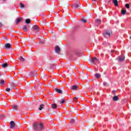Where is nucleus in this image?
Returning <instances> with one entry per match:
<instances>
[{
	"instance_id": "nucleus-44",
	"label": "nucleus",
	"mask_w": 131,
	"mask_h": 131,
	"mask_svg": "<svg viewBox=\"0 0 131 131\" xmlns=\"http://www.w3.org/2000/svg\"><path fill=\"white\" fill-rule=\"evenodd\" d=\"M2 1H3V2H5V1H6V0H2Z\"/></svg>"
},
{
	"instance_id": "nucleus-12",
	"label": "nucleus",
	"mask_w": 131,
	"mask_h": 131,
	"mask_svg": "<svg viewBox=\"0 0 131 131\" xmlns=\"http://www.w3.org/2000/svg\"><path fill=\"white\" fill-rule=\"evenodd\" d=\"M78 89V86L77 85H73L72 86L71 90H73V91L76 90Z\"/></svg>"
},
{
	"instance_id": "nucleus-46",
	"label": "nucleus",
	"mask_w": 131,
	"mask_h": 131,
	"mask_svg": "<svg viewBox=\"0 0 131 131\" xmlns=\"http://www.w3.org/2000/svg\"><path fill=\"white\" fill-rule=\"evenodd\" d=\"M1 75H2V74L0 73V76H1Z\"/></svg>"
},
{
	"instance_id": "nucleus-32",
	"label": "nucleus",
	"mask_w": 131,
	"mask_h": 131,
	"mask_svg": "<svg viewBox=\"0 0 131 131\" xmlns=\"http://www.w3.org/2000/svg\"><path fill=\"white\" fill-rule=\"evenodd\" d=\"M65 102V100L64 99H62V100L60 102V104H64Z\"/></svg>"
},
{
	"instance_id": "nucleus-2",
	"label": "nucleus",
	"mask_w": 131,
	"mask_h": 131,
	"mask_svg": "<svg viewBox=\"0 0 131 131\" xmlns=\"http://www.w3.org/2000/svg\"><path fill=\"white\" fill-rule=\"evenodd\" d=\"M112 34V31L109 30V31H105L103 33V35L104 37H105V38H109L110 37V35Z\"/></svg>"
},
{
	"instance_id": "nucleus-29",
	"label": "nucleus",
	"mask_w": 131,
	"mask_h": 131,
	"mask_svg": "<svg viewBox=\"0 0 131 131\" xmlns=\"http://www.w3.org/2000/svg\"><path fill=\"white\" fill-rule=\"evenodd\" d=\"M125 7H126V8H127V9H129V4H126L125 5Z\"/></svg>"
},
{
	"instance_id": "nucleus-7",
	"label": "nucleus",
	"mask_w": 131,
	"mask_h": 131,
	"mask_svg": "<svg viewBox=\"0 0 131 131\" xmlns=\"http://www.w3.org/2000/svg\"><path fill=\"white\" fill-rule=\"evenodd\" d=\"M16 126V124L15 123V122L12 121L10 122V128H14Z\"/></svg>"
},
{
	"instance_id": "nucleus-37",
	"label": "nucleus",
	"mask_w": 131,
	"mask_h": 131,
	"mask_svg": "<svg viewBox=\"0 0 131 131\" xmlns=\"http://www.w3.org/2000/svg\"><path fill=\"white\" fill-rule=\"evenodd\" d=\"M107 85V83L106 82H104L103 83V85Z\"/></svg>"
},
{
	"instance_id": "nucleus-20",
	"label": "nucleus",
	"mask_w": 131,
	"mask_h": 131,
	"mask_svg": "<svg viewBox=\"0 0 131 131\" xmlns=\"http://www.w3.org/2000/svg\"><path fill=\"white\" fill-rule=\"evenodd\" d=\"M113 100L115 101H118V96H114L113 97Z\"/></svg>"
},
{
	"instance_id": "nucleus-9",
	"label": "nucleus",
	"mask_w": 131,
	"mask_h": 131,
	"mask_svg": "<svg viewBox=\"0 0 131 131\" xmlns=\"http://www.w3.org/2000/svg\"><path fill=\"white\" fill-rule=\"evenodd\" d=\"M5 49H10L11 48V45L9 43H7L5 45Z\"/></svg>"
},
{
	"instance_id": "nucleus-34",
	"label": "nucleus",
	"mask_w": 131,
	"mask_h": 131,
	"mask_svg": "<svg viewBox=\"0 0 131 131\" xmlns=\"http://www.w3.org/2000/svg\"><path fill=\"white\" fill-rule=\"evenodd\" d=\"M4 117H5V115H2L1 116V119H3V118H4Z\"/></svg>"
},
{
	"instance_id": "nucleus-10",
	"label": "nucleus",
	"mask_w": 131,
	"mask_h": 131,
	"mask_svg": "<svg viewBox=\"0 0 131 131\" xmlns=\"http://www.w3.org/2000/svg\"><path fill=\"white\" fill-rule=\"evenodd\" d=\"M21 21H22V18H17L16 20H15V22L17 24H18L19 23H20V22H21Z\"/></svg>"
},
{
	"instance_id": "nucleus-39",
	"label": "nucleus",
	"mask_w": 131,
	"mask_h": 131,
	"mask_svg": "<svg viewBox=\"0 0 131 131\" xmlns=\"http://www.w3.org/2000/svg\"><path fill=\"white\" fill-rule=\"evenodd\" d=\"M11 86H15V84L14 83L11 84Z\"/></svg>"
},
{
	"instance_id": "nucleus-47",
	"label": "nucleus",
	"mask_w": 131,
	"mask_h": 131,
	"mask_svg": "<svg viewBox=\"0 0 131 131\" xmlns=\"http://www.w3.org/2000/svg\"><path fill=\"white\" fill-rule=\"evenodd\" d=\"M130 39H131V36H130Z\"/></svg>"
},
{
	"instance_id": "nucleus-30",
	"label": "nucleus",
	"mask_w": 131,
	"mask_h": 131,
	"mask_svg": "<svg viewBox=\"0 0 131 131\" xmlns=\"http://www.w3.org/2000/svg\"><path fill=\"white\" fill-rule=\"evenodd\" d=\"M81 21H82V22H83V23H86V20L83 18L81 19Z\"/></svg>"
},
{
	"instance_id": "nucleus-25",
	"label": "nucleus",
	"mask_w": 131,
	"mask_h": 131,
	"mask_svg": "<svg viewBox=\"0 0 131 131\" xmlns=\"http://www.w3.org/2000/svg\"><path fill=\"white\" fill-rule=\"evenodd\" d=\"M96 78L99 79V73H96L95 75Z\"/></svg>"
},
{
	"instance_id": "nucleus-11",
	"label": "nucleus",
	"mask_w": 131,
	"mask_h": 131,
	"mask_svg": "<svg viewBox=\"0 0 131 131\" xmlns=\"http://www.w3.org/2000/svg\"><path fill=\"white\" fill-rule=\"evenodd\" d=\"M113 3L116 7L118 6V1L117 0H113Z\"/></svg>"
},
{
	"instance_id": "nucleus-33",
	"label": "nucleus",
	"mask_w": 131,
	"mask_h": 131,
	"mask_svg": "<svg viewBox=\"0 0 131 131\" xmlns=\"http://www.w3.org/2000/svg\"><path fill=\"white\" fill-rule=\"evenodd\" d=\"M10 91H11V89H10V88H7L6 89V91L7 92H10Z\"/></svg>"
},
{
	"instance_id": "nucleus-18",
	"label": "nucleus",
	"mask_w": 131,
	"mask_h": 131,
	"mask_svg": "<svg viewBox=\"0 0 131 131\" xmlns=\"http://www.w3.org/2000/svg\"><path fill=\"white\" fill-rule=\"evenodd\" d=\"M5 84V80H0V85H4Z\"/></svg>"
},
{
	"instance_id": "nucleus-17",
	"label": "nucleus",
	"mask_w": 131,
	"mask_h": 131,
	"mask_svg": "<svg viewBox=\"0 0 131 131\" xmlns=\"http://www.w3.org/2000/svg\"><path fill=\"white\" fill-rule=\"evenodd\" d=\"M51 107H52V108H53V109H56L57 106L56 105V104H52L51 105Z\"/></svg>"
},
{
	"instance_id": "nucleus-40",
	"label": "nucleus",
	"mask_w": 131,
	"mask_h": 131,
	"mask_svg": "<svg viewBox=\"0 0 131 131\" xmlns=\"http://www.w3.org/2000/svg\"><path fill=\"white\" fill-rule=\"evenodd\" d=\"M116 92V91H113V94H115Z\"/></svg>"
},
{
	"instance_id": "nucleus-13",
	"label": "nucleus",
	"mask_w": 131,
	"mask_h": 131,
	"mask_svg": "<svg viewBox=\"0 0 131 131\" xmlns=\"http://www.w3.org/2000/svg\"><path fill=\"white\" fill-rule=\"evenodd\" d=\"M23 30H24V31H28V29H27V26H23Z\"/></svg>"
},
{
	"instance_id": "nucleus-26",
	"label": "nucleus",
	"mask_w": 131,
	"mask_h": 131,
	"mask_svg": "<svg viewBox=\"0 0 131 131\" xmlns=\"http://www.w3.org/2000/svg\"><path fill=\"white\" fill-rule=\"evenodd\" d=\"M20 8H21V9H23V8H24V4H22V3H20Z\"/></svg>"
},
{
	"instance_id": "nucleus-36",
	"label": "nucleus",
	"mask_w": 131,
	"mask_h": 131,
	"mask_svg": "<svg viewBox=\"0 0 131 131\" xmlns=\"http://www.w3.org/2000/svg\"><path fill=\"white\" fill-rule=\"evenodd\" d=\"M99 22V19H97L96 20V23H98Z\"/></svg>"
},
{
	"instance_id": "nucleus-3",
	"label": "nucleus",
	"mask_w": 131,
	"mask_h": 131,
	"mask_svg": "<svg viewBox=\"0 0 131 131\" xmlns=\"http://www.w3.org/2000/svg\"><path fill=\"white\" fill-rule=\"evenodd\" d=\"M98 61H99V59L96 57H94L90 59V64H91V65L97 64V63H98Z\"/></svg>"
},
{
	"instance_id": "nucleus-45",
	"label": "nucleus",
	"mask_w": 131,
	"mask_h": 131,
	"mask_svg": "<svg viewBox=\"0 0 131 131\" xmlns=\"http://www.w3.org/2000/svg\"><path fill=\"white\" fill-rule=\"evenodd\" d=\"M92 1H93L94 2H96V0H92Z\"/></svg>"
},
{
	"instance_id": "nucleus-4",
	"label": "nucleus",
	"mask_w": 131,
	"mask_h": 131,
	"mask_svg": "<svg viewBox=\"0 0 131 131\" xmlns=\"http://www.w3.org/2000/svg\"><path fill=\"white\" fill-rule=\"evenodd\" d=\"M29 75L30 77H34V76H35V75H36V71H33L31 72H30L29 73Z\"/></svg>"
},
{
	"instance_id": "nucleus-28",
	"label": "nucleus",
	"mask_w": 131,
	"mask_h": 131,
	"mask_svg": "<svg viewBox=\"0 0 131 131\" xmlns=\"http://www.w3.org/2000/svg\"><path fill=\"white\" fill-rule=\"evenodd\" d=\"M39 43L40 45H43V43H45V40H42L41 41H40Z\"/></svg>"
},
{
	"instance_id": "nucleus-15",
	"label": "nucleus",
	"mask_w": 131,
	"mask_h": 131,
	"mask_svg": "<svg viewBox=\"0 0 131 131\" xmlns=\"http://www.w3.org/2000/svg\"><path fill=\"white\" fill-rule=\"evenodd\" d=\"M55 92H56L57 93H58V94H62V90H60V89H55Z\"/></svg>"
},
{
	"instance_id": "nucleus-16",
	"label": "nucleus",
	"mask_w": 131,
	"mask_h": 131,
	"mask_svg": "<svg viewBox=\"0 0 131 131\" xmlns=\"http://www.w3.org/2000/svg\"><path fill=\"white\" fill-rule=\"evenodd\" d=\"M72 8H75V9H77V8H79V5L75 4V5L72 6Z\"/></svg>"
},
{
	"instance_id": "nucleus-23",
	"label": "nucleus",
	"mask_w": 131,
	"mask_h": 131,
	"mask_svg": "<svg viewBox=\"0 0 131 131\" xmlns=\"http://www.w3.org/2000/svg\"><path fill=\"white\" fill-rule=\"evenodd\" d=\"M70 123L72 124L75 123V120L74 119H71L70 120Z\"/></svg>"
},
{
	"instance_id": "nucleus-8",
	"label": "nucleus",
	"mask_w": 131,
	"mask_h": 131,
	"mask_svg": "<svg viewBox=\"0 0 131 131\" xmlns=\"http://www.w3.org/2000/svg\"><path fill=\"white\" fill-rule=\"evenodd\" d=\"M33 29H34V30H36L37 32H39V30H40V29H39V28L38 27V26L35 25L33 27Z\"/></svg>"
},
{
	"instance_id": "nucleus-27",
	"label": "nucleus",
	"mask_w": 131,
	"mask_h": 131,
	"mask_svg": "<svg viewBox=\"0 0 131 131\" xmlns=\"http://www.w3.org/2000/svg\"><path fill=\"white\" fill-rule=\"evenodd\" d=\"M126 13V10H124L122 11V14L123 15H125V13Z\"/></svg>"
},
{
	"instance_id": "nucleus-31",
	"label": "nucleus",
	"mask_w": 131,
	"mask_h": 131,
	"mask_svg": "<svg viewBox=\"0 0 131 131\" xmlns=\"http://www.w3.org/2000/svg\"><path fill=\"white\" fill-rule=\"evenodd\" d=\"M73 100L75 102H77V97H74Z\"/></svg>"
},
{
	"instance_id": "nucleus-14",
	"label": "nucleus",
	"mask_w": 131,
	"mask_h": 131,
	"mask_svg": "<svg viewBox=\"0 0 131 131\" xmlns=\"http://www.w3.org/2000/svg\"><path fill=\"white\" fill-rule=\"evenodd\" d=\"M18 60H19L20 62H25V58H23L22 56H20L19 58H18Z\"/></svg>"
},
{
	"instance_id": "nucleus-19",
	"label": "nucleus",
	"mask_w": 131,
	"mask_h": 131,
	"mask_svg": "<svg viewBox=\"0 0 131 131\" xmlns=\"http://www.w3.org/2000/svg\"><path fill=\"white\" fill-rule=\"evenodd\" d=\"M43 107H45V105L43 104L40 105V106L39 107V110H42V109H43Z\"/></svg>"
},
{
	"instance_id": "nucleus-22",
	"label": "nucleus",
	"mask_w": 131,
	"mask_h": 131,
	"mask_svg": "<svg viewBox=\"0 0 131 131\" xmlns=\"http://www.w3.org/2000/svg\"><path fill=\"white\" fill-rule=\"evenodd\" d=\"M12 109H13V110H17V109H18V105H13Z\"/></svg>"
},
{
	"instance_id": "nucleus-24",
	"label": "nucleus",
	"mask_w": 131,
	"mask_h": 131,
	"mask_svg": "<svg viewBox=\"0 0 131 131\" xmlns=\"http://www.w3.org/2000/svg\"><path fill=\"white\" fill-rule=\"evenodd\" d=\"M26 23H27V24H29V23H30V19H26Z\"/></svg>"
},
{
	"instance_id": "nucleus-43",
	"label": "nucleus",
	"mask_w": 131,
	"mask_h": 131,
	"mask_svg": "<svg viewBox=\"0 0 131 131\" xmlns=\"http://www.w3.org/2000/svg\"><path fill=\"white\" fill-rule=\"evenodd\" d=\"M2 26V24L0 23V27Z\"/></svg>"
},
{
	"instance_id": "nucleus-38",
	"label": "nucleus",
	"mask_w": 131,
	"mask_h": 131,
	"mask_svg": "<svg viewBox=\"0 0 131 131\" xmlns=\"http://www.w3.org/2000/svg\"><path fill=\"white\" fill-rule=\"evenodd\" d=\"M101 23H102V21L101 20L99 19V24H101Z\"/></svg>"
},
{
	"instance_id": "nucleus-35",
	"label": "nucleus",
	"mask_w": 131,
	"mask_h": 131,
	"mask_svg": "<svg viewBox=\"0 0 131 131\" xmlns=\"http://www.w3.org/2000/svg\"><path fill=\"white\" fill-rule=\"evenodd\" d=\"M54 66H55V65H54V64H51L50 68H53Z\"/></svg>"
},
{
	"instance_id": "nucleus-5",
	"label": "nucleus",
	"mask_w": 131,
	"mask_h": 131,
	"mask_svg": "<svg viewBox=\"0 0 131 131\" xmlns=\"http://www.w3.org/2000/svg\"><path fill=\"white\" fill-rule=\"evenodd\" d=\"M125 59V57L123 55H122L118 57V61H120V62H122Z\"/></svg>"
},
{
	"instance_id": "nucleus-41",
	"label": "nucleus",
	"mask_w": 131,
	"mask_h": 131,
	"mask_svg": "<svg viewBox=\"0 0 131 131\" xmlns=\"http://www.w3.org/2000/svg\"><path fill=\"white\" fill-rule=\"evenodd\" d=\"M95 70H96L97 71H98V68H95Z\"/></svg>"
},
{
	"instance_id": "nucleus-6",
	"label": "nucleus",
	"mask_w": 131,
	"mask_h": 131,
	"mask_svg": "<svg viewBox=\"0 0 131 131\" xmlns=\"http://www.w3.org/2000/svg\"><path fill=\"white\" fill-rule=\"evenodd\" d=\"M61 51V49H60V47L59 46H56L55 48V52L56 53V54H60V51Z\"/></svg>"
},
{
	"instance_id": "nucleus-21",
	"label": "nucleus",
	"mask_w": 131,
	"mask_h": 131,
	"mask_svg": "<svg viewBox=\"0 0 131 131\" xmlns=\"http://www.w3.org/2000/svg\"><path fill=\"white\" fill-rule=\"evenodd\" d=\"M3 68H6V67H8V63H5L2 65Z\"/></svg>"
},
{
	"instance_id": "nucleus-1",
	"label": "nucleus",
	"mask_w": 131,
	"mask_h": 131,
	"mask_svg": "<svg viewBox=\"0 0 131 131\" xmlns=\"http://www.w3.org/2000/svg\"><path fill=\"white\" fill-rule=\"evenodd\" d=\"M33 128L35 130H42L43 129V125L40 123H34Z\"/></svg>"
},
{
	"instance_id": "nucleus-42",
	"label": "nucleus",
	"mask_w": 131,
	"mask_h": 131,
	"mask_svg": "<svg viewBox=\"0 0 131 131\" xmlns=\"http://www.w3.org/2000/svg\"><path fill=\"white\" fill-rule=\"evenodd\" d=\"M99 78L101 77V75L99 74Z\"/></svg>"
}]
</instances>
